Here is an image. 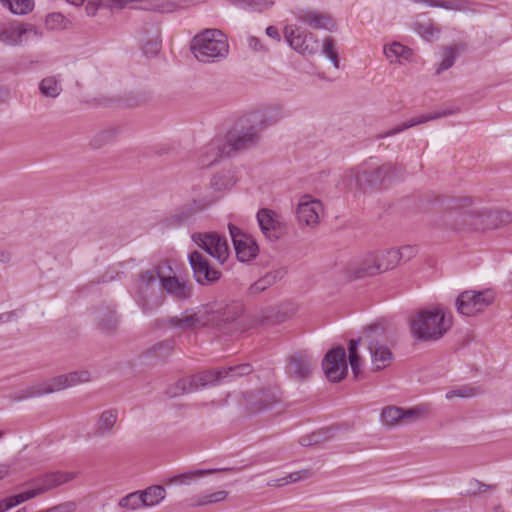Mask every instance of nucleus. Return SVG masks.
I'll use <instances>...</instances> for the list:
<instances>
[{"label": "nucleus", "mask_w": 512, "mask_h": 512, "mask_svg": "<svg viewBox=\"0 0 512 512\" xmlns=\"http://www.w3.org/2000/svg\"><path fill=\"white\" fill-rule=\"evenodd\" d=\"M494 299L495 292L492 289L482 291L467 290L457 297L456 307L460 314L473 316L491 305Z\"/></svg>", "instance_id": "obj_10"}, {"label": "nucleus", "mask_w": 512, "mask_h": 512, "mask_svg": "<svg viewBox=\"0 0 512 512\" xmlns=\"http://www.w3.org/2000/svg\"><path fill=\"white\" fill-rule=\"evenodd\" d=\"M410 333L420 341H436L442 338L452 326L450 316L440 307L418 311L409 321Z\"/></svg>", "instance_id": "obj_1"}, {"label": "nucleus", "mask_w": 512, "mask_h": 512, "mask_svg": "<svg viewBox=\"0 0 512 512\" xmlns=\"http://www.w3.org/2000/svg\"><path fill=\"white\" fill-rule=\"evenodd\" d=\"M322 367L331 382L341 381L346 376L348 369L345 349L338 346L329 350L322 361Z\"/></svg>", "instance_id": "obj_16"}, {"label": "nucleus", "mask_w": 512, "mask_h": 512, "mask_svg": "<svg viewBox=\"0 0 512 512\" xmlns=\"http://www.w3.org/2000/svg\"><path fill=\"white\" fill-rule=\"evenodd\" d=\"M76 510V503L69 501L56 505L43 512H74Z\"/></svg>", "instance_id": "obj_60"}, {"label": "nucleus", "mask_w": 512, "mask_h": 512, "mask_svg": "<svg viewBox=\"0 0 512 512\" xmlns=\"http://www.w3.org/2000/svg\"><path fill=\"white\" fill-rule=\"evenodd\" d=\"M118 504L122 508L137 510L145 507V500H143L141 491H135L121 498Z\"/></svg>", "instance_id": "obj_47"}, {"label": "nucleus", "mask_w": 512, "mask_h": 512, "mask_svg": "<svg viewBox=\"0 0 512 512\" xmlns=\"http://www.w3.org/2000/svg\"><path fill=\"white\" fill-rule=\"evenodd\" d=\"M362 341L363 343H366V341L363 340V336L360 338V339H352L350 340L349 342V346H348V352H349V359L351 358H357L359 357L358 355V344L359 342Z\"/></svg>", "instance_id": "obj_61"}, {"label": "nucleus", "mask_w": 512, "mask_h": 512, "mask_svg": "<svg viewBox=\"0 0 512 512\" xmlns=\"http://www.w3.org/2000/svg\"><path fill=\"white\" fill-rule=\"evenodd\" d=\"M118 419V412L115 409L103 411L95 424L94 433L103 436L112 432Z\"/></svg>", "instance_id": "obj_34"}, {"label": "nucleus", "mask_w": 512, "mask_h": 512, "mask_svg": "<svg viewBox=\"0 0 512 512\" xmlns=\"http://www.w3.org/2000/svg\"><path fill=\"white\" fill-rule=\"evenodd\" d=\"M249 114V121L257 125L263 132L267 127L272 126L286 117V113L280 105H271L252 111Z\"/></svg>", "instance_id": "obj_27"}, {"label": "nucleus", "mask_w": 512, "mask_h": 512, "mask_svg": "<svg viewBox=\"0 0 512 512\" xmlns=\"http://www.w3.org/2000/svg\"><path fill=\"white\" fill-rule=\"evenodd\" d=\"M230 468L228 467H214V468H207V469H196L193 471L184 472L178 475H174L169 477L166 480L167 484H189L190 481H192L194 478L199 476H205L208 474H212L215 472L220 471H228Z\"/></svg>", "instance_id": "obj_33"}, {"label": "nucleus", "mask_w": 512, "mask_h": 512, "mask_svg": "<svg viewBox=\"0 0 512 512\" xmlns=\"http://www.w3.org/2000/svg\"><path fill=\"white\" fill-rule=\"evenodd\" d=\"M332 437V430L330 428L313 432L309 435L300 438V445L304 448L320 445Z\"/></svg>", "instance_id": "obj_41"}, {"label": "nucleus", "mask_w": 512, "mask_h": 512, "mask_svg": "<svg viewBox=\"0 0 512 512\" xmlns=\"http://www.w3.org/2000/svg\"><path fill=\"white\" fill-rule=\"evenodd\" d=\"M41 37L42 33L32 24L17 21L0 22V42L5 45L18 46Z\"/></svg>", "instance_id": "obj_9"}, {"label": "nucleus", "mask_w": 512, "mask_h": 512, "mask_svg": "<svg viewBox=\"0 0 512 512\" xmlns=\"http://www.w3.org/2000/svg\"><path fill=\"white\" fill-rule=\"evenodd\" d=\"M29 499H32V495L25 494V492L2 499L0 501V512H5Z\"/></svg>", "instance_id": "obj_51"}, {"label": "nucleus", "mask_w": 512, "mask_h": 512, "mask_svg": "<svg viewBox=\"0 0 512 512\" xmlns=\"http://www.w3.org/2000/svg\"><path fill=\"white\" fill-rule=\"evenodd\" d=\"M39 91L41 95L49 98H56L62 92L60 75L47 76L39 83Z\"/></svg>", "instance_id": "obj_38"}, {"label": "nucleus", "mask_w": 512, "mask_h": 512, "mask_svg": "<svg viewBox=\"0 0 512 512\" xmlns=\"http://www.w3.org/2000/svg\"><path fill=\"white\" fill-rule=\"evenodd\" d=\"M296 19L303 25L313 29H323L334 32L337 29L335 20L328 14L314 10H300L296 14Z\"/></svg>", "instance_id": "obj_26"}, {"label": "nucleus", "mask_w": 512, "mask_h": 512, "mask_svg": "<svg viewBox=\"0 0 512 512\" xmlns=\"http://www.w3.org/2000/svg\"><path fill=\"white\" fill-rule=\"evenodd\" d=\"M236 184V178L233 172L223 171L216 174L211 180V186L215 191L230 190Z\"/></svg>", "instance_id": "obj_39"}, {"label": "nucleus", "mask_w": 512, "mask_h": 512, "mask_svg": "<svg viewBox=\"0 0 512 512\" xmlns=\"http://www.w3.org/2000/svg\"><path fill=\"white\" fill-rule=\"evenodd\" d=\"M403 168L397 165L383 164L374 166L368 163L352 170L351 177L363 192L380 188L387 179L400 176Z\"/></svg>", "instance_id": "obj_5"}, {"label": "nucleus", "mask_w": 512, "mask_h": 512, "mask_svg": "<svg viewBox=\"0 0 512 512\" xmlns=\"http://www.w3.org/2000/svg\"><path fill=\"white\" fill-rule=\"evenodd\" d=\"M416 254L414 246L406 245L400 249H391L390 260L392 263H399L401 260L408 261Z\"/></svg>", "instance_id": "obj_50"}, {"label": "nucleus", "mask_w": 512, "mask_h": 512, "mask_svg": "<svg viewBox=\"0 0 512 512\" xmlns=\"http://www.w3.org/2000/svg\"><path fill=\"white\" fill-rule=\"evenodd\" d=\"M252 371L253 368L251 364L243 363L235 366L224 367L221 369L205 370L188 378L194 392L200 388H205L209 385L220 383L225 379L232 380L236 377L249 375L252 373Z\"/></svg>", "instance_id": "obj_7"}, {"label": "nucleus", "mask_w": 512, "mask_h": 512, "mask_svg": "<svg viewBox=\"0 0 512 512\" xmlns=\"http://www.w3.org/2000/svg\"><path fill=\"white\" fill-rule=\"evenodd\" d=\"M160 278H163L158 268L141 271L134 290V298L144 313H150L158 308L164 299Z\"/></svg>", "instance_id": "obj_3"}, {"label": "nucleus", "mask_w": 512, "mask_h": 512, "mask_svg": "<svg viewBox=\"0 0 512 512\" xmlns=\"http://www.w3.org/2000/svg\"><path fill=\"white\" fill-rule=\"evenodd\" d=\"M417 31L426 39H430L440 33V30L433 25H418Z\"/></svg>", "instance_id": "obj_58"}, {"label": "nucleus", "mask_w": 512, "mask_h": 512, "mask_svg": "<svg viewBox=\"0 0 512 512\" xmlns=\"http://www.w3.org/2000/svg\"><path fill=\"white\" fill-rule=\"evenodd\" d=\"M192 240L220 263H224L229 256L227 240L217 233H194Z\"/></svg>", "instance_id": "obj_14"}, {"label": "nucleus", "mask_w": 512, "mask_h": 512, "mask_svg": "<svg viewBox=\"0 0 512 512\" xmlns=\"http://www.w3.org/2000/svg\"><path fill=\"white\" fill-rule=\"evenodd\" d=\"M313 473L311 470L309 469H302V470H299V471H295V472H292V473H289L287 476L279 479V482L280 485H285V484H289V483H296V482H299V481H303V480H306V479H309L310 477H312Z\"/></svg>", "instance_id": "obj_52"}, {"label": "nucleus", "mask_w": 512, "mask_h": 512, "mask_svg": "<svg viewBox=\"0 0 512 512\" xmlns=\"http://www.w3.org/2000/svg\"><path fill=\"white\" fill-rule=\"evenodd\" d=\"M76 476L77 473L75 472L55 471L46 473L34 479L31 482L32 487L24 492L25 494L32 495V498H34L37 495L70 482L75 479Z\"/></svg>", "instance_id": "obj_17"}, {"label": "nucleus", "mask_w": 512, "mask_h": 512, "mask_svg": "<svg viewBox=\"0 0 512 512\" xmlns=\"http://www.w3.org/2000/svg\"><path fill=\"white\" fill-rule=\"evenodd\" d=\"M173 349L174 341L169 339L154 345L151 349V353L156 357L164 358L167 357Z\"/></svg>", "instance_id": "obj_53"}, {"label": "nucleus", "mask_w": 512, "mask_h": 512, "mask_svg": "<svg viewBox=\"0 0 512 512\" xmlns=\"http://www.w3.org/2000/svg\"><path fill=\"white\" fill-rule=\"evenodd\" d=\"M190 49L199 62L213 63L227 57L229 44L221 30L205 29L193 37Z\"/></svg>", "instance_id": "obj_2"}, {"label": "nucleus", "mask_w": 512, "mask_h": 512, "mask_svg": "<svg viewBox=\"0 0 512 512\" xmlns=\"http://www.w3.org/2000/svg\"><path fill=\"white\" fill-rule=\"evenodd\" d=\"M13 14L24 15L33 10L34 0H0Z\"/></svg>", "instance_id": "obj_45"}, {"label": "nucleus", "mask_w": 512, "mask_h": 512, "mask_svg": "<svg viewBox=\"0 0 512 512\" xmlns=\"http://www.w3.org/2000/svg\"><path fill=\"white\" fill-rule=\"evenodd\" d=\"M95 320L99 329L105 333H111L116 330L118 317L111 307H102L95 312Z\"/></svg>", "instance_id": "obj_32"}, {"label": "nucleus", "mask_w": 512, "mask_h": 512, "mask_svg": "<svg viewBox=\"0 0 512 512\" xmlns=\"http://www.w3.org/2000/svg\"><path fill=\"white\" fill-rule=\"evenodd\" d=\"M242 314V307L240 305H233L228 307L222 316V321L233 323L235 322Z\"/></svg>", "instance_id": "obj_56"}, {"label": "nucleus", "mask_w": 512, "mask_h": 512, "mask_svg": "<svg viewBox=\"0 0 512 512\" xmlns=\"http://www.w3.org/2000/svg\"><path fill=\"white\" fill-rule=\"evenodd\" d=\"M145 507H151L159 504L165 498V489L163 486L154 485L141 491Z\"/></svg>", "instance_id": "obj_42"}, {"label": "nucleus", "mask_w": 512, "mask_h": 512, "mask_svg": "<svg viewBox=\"0 0 512 512\" xmlns=\"http://www.w3.org/2000/svg\"><path fill=\"white\" fill-rule=\"evenodd\" d=\"M230 153L223 138H215L204 145L198 152V165L207 168L215 164L222 156Z\"/></svg>", "instance_id": "obj_25"}, {"label": "nucleus", "mask_w": 512, "mask_h": 512, "mask_svg": "<svg viewBox=\"0 0 512 512\" xmlns=\"http://www.w3.org/2000/svg\"><path fill=\"white\" fill-rule=\"evenodd\" d=\"M189 263L195 280L201 285H211L221 277V272L212 267L207 258L198 251L190 253Z\"/></svg>", "instance_id": "obj_19"}, {"label": "nucleus", "mask_w": 512, "mask_h": 512, "mask_svg": "<svg viewBox=\"0 0 512 512\" xmlns=\"http://www.w3.org/2000/svg\"><path fill=\"white\" fill-rule=\"evenodd\" d=\"M374 328H370L363 335V340L367 342V347L371 355V363L374 371H380L390 365L393 355L390 349L374 340L371 336V332Z\"/></svg>", "instance_id": "obj_24"}, {"label": "nucleus", "mask_w": 512, "mask_h": 512, "mask_svg": "<svg viewBox=\"0 0 512 512\" xmlns=\"http://www.w3.org/2000/svg\"><path fill=\"white\" fill-rule=\"evenodd\" d=\"M319 51H321L322 55L327 57L332 62L333 66L336 69H339L340 61H339V57H338V51H337V47H336V42L332 37H330V36L324 37Z\"/></svg>", "instance_id": "obj_40"}, {"label": "nucleus", "mask_w": 512, "mask_h": 512, "mask_svg": "<svg viewBox=\"0 0 512 512\" xmlns=\"http://www.w3.org/2000/svg\"><path fill=\"white\" fill-rule=\"evenodd\" d=\"M315 362L305 350L293 352L287 358L286 373L294 380L305 381L311 376Z\"/></svg>", "instance_id": "obj_18"}, {"label": "nucleus", "mask_w": 512, "mask_h": 512, "mask_svg": "<svg viewBox=\"0 0 512 512\" xmlns=\"http://www.w3.org/2000/svg\"><path fill=\"white\" fill-rule=\"evenodd\" d=\"M257 221L262 233L270 241L278 240L285 231V225L280 215L270 209H260Z\"/></svg>", "instance_id": "obj_22"}, {"label": "nucleus", "mask_w": 512, "mask_h": 512, "mask_svg": "<svg viewBox=\"0 0 512 512\" xmlns=\"http://www.w3.org/2000/svg\"><path fill=\"white\" fill-rule=\"evenodd\" d=\"M64 16L60 13H51L46 17L45 24L49 29H57L62 27Z\"/></svg>", "instance_id": "obj_57"}, {"label": "nucleus", "mask_w": 512, "mask_h": 512, "mask_svg": "<svg viewBox=\"0 0 512 512\" xmlns=\"http://www.w3.org/2000/svg\"><path fill=\"white\" fill-rule=\"evenodd\" d=\"M266 35L268 37L276 40L277 42L281 41L280 33H279L278 29L275 26H268L266 28Z\"/></svg>", "instance_id": "obj_63"}, {"label": "nucleus", "mask_w": 512, "mask_h": 512, "mask_svg": "<svg viewBox=\"0 0 512 512\" xmlns=\"http://www.w3.org/2000/svg\"><path fill=\"white\" fill-rule=\"evenodd\" d=\"M228 496V493L224 490L216 491L213 493H206L197 497V502L194 506H205L210 504H216L224 501Z\"/></svg>", "instance_id": "obj_48"}, {"label": "nucleus", "mask_w": 512, "mask_h": 512, "mask_svg": "<svg viewBox=\"0 0 512 512\" xmlns=\"http://www.w3.org/2000/svg\"><path fill=\"white\" fill-rule=\"evenodd\" d=\"M384 54L391 63H401L402 60L410 61L413 52L409 47L404 46L400 42H393L384 47Z\"/></svg>", "instance_id": "obj_36"}, {"label": "nucleus", "mask_w": 512, "mask_h": 512, "mask_svg": "<svg viewBox=\"0 0 512 512\" xmlns=\"http://www.w3.org/2000/svg\"><path fill=\"white\" fill-rule=\"evenodd\" d=\"M247 45L251 50L256 52L264 50V46L261 41L255 36H249L247 38Z\"/></svg>", "instance_id": "obj_62"}, {"label": "nucleus", "mask_w": 512, "mask_h": 512, "mask_svg": "<svg viewBox=\"0 0 512 512\" xmlns=\"http://www.w3.org/2000/svg\"><path fill=\"white\" fill-rule=\"evenodd\" d=\"M425 412L424 407L403 409L396 406H387L382 409L381 422L388 427L410 425L420 420Z\"/></svg>", "instance_id": "obj_12"}, {"label": "nucleus", "mask_w": 512, "mask_h": 512, "mask_svg": "<svg viewBox=\"0 0 512 512\" xmlns=\"http://www.w3.org/2000/svg\"><path fill=\"white\" fill-rule=\"evenodd\" d=\"M466 49L465 44H454L450 46H445L442 50V60L436 67V74L440 75L442 72L451 68L460 51H464Z\"/></svg>", "instance_id": "obj_35"}, {"label": "nucleus", "mask_w": 512, "mask_h": 512, "mask_svg": "<svg viewBox=\"0 0 512 512\" xmlns=\"http://www.w3.org/2000/svg\"><path fill=\"white\" fill-rule=\"evenodd\" d=\"M162 291L165 290L167 294L178 301H185L192 295L191 286L185 281H180L176 276H167L160 278Z\"/></svg>", "instance_id": "obj_30"}, {"label": "nucleus", "mask_w": 512, "mask_h": 512, "mask_svg": "<svg viewBox=\"0 0 512 512\" xmlns=\"http://www.w3.org/2000/svg\"><path fill=\"white\" fill-rule=\"evenodd\" d=\"M230 2L242 9H250L257 12L270 9L275 4V0H230Z\"/></svg>", "instance_id": "obj_44"}, {"label": "nucleus", "mask_w": 512, "mask_h": 512, "mask_svg": "<svg viewBox=\"0 0 512 512\" xmlns=\"http://www.w3.org/2000/svg\"><path fill=\"white\" fill-rule=\"evenodd\" d=\"M209 322V319L204 312L189 313L185 311L177 316L169 317L165 320V324L171 328L180 330L181 332L194 331L199 329Z\"/></svg>", "instance_id": "obj_23"}, {"label": "nucleus", "mask_w": 512, "mask_h": 512, "mask_svg": "<svg viewBox=\"0 0 512 512\" xmlns=\"http://www.w3.org/2000/svg\"><path fill=\"white\" fill-rule=\"evenodd\" d=\"M390 254L391 250H387L367 255L354 271V277H370L395 268L398 263H392Z\"/></svg>", "instance_id": "obj_13"}, {"label": "nucleus", "mask_w": 512, "mask_h": 512, "mask_svg": "<svg viewBox=\"0 0 512 512\" xmlns=\"http://www.w3.org/2000/svg\"><path fill=\"white\" fill-rule=\"evenodd\" d=\"M111 7L122 9L130 6L135 9L169 13L177 8L183 7L182 4L172 0H110Z\"/></svg>", "instance_id": "obj_20"}, {"label": "nucleus", "mask_w": 512, "mask_h": 512, "mask_svg": "<svg viewBox=\"0 0 512 512\" xmlns=\"http://www.w3.org/2000/svg\"><path fill=\"white\" fill-rule=\"evenodd\" d=\"M479 393L477 388L463 386L457 389H453L451 391H448L446 393L447 399H452L454 397H460V398H469L477 395Z\"/></svg>", "instance_id": "obj_55"}, {"label": "nucleus", "mask_w": 512, "mask_h": 512, "mask_svg": "<svg viewBox=\"0 0 512 512\" xmlns=\"http://www.w3.org/2000/svg\"><path fill=\"white\" fill-rule=\"evenodd\" d=\"M509 215L496 210H471L465 213V221L475 230L496 227L498 220L506 221Z\"/></svg>", "instance_id": "obj_21"}, {"label": "nucleus", "mask_w": 512, "mask_h": 512, "mask_svg": "<svg viewBox=\"0 0 512 512\" xmlns=\"http://www.w3.org/2000/svg\"><path fill=\"white\" fill-rule=\"evenodd\" d=\"M453 113H454L453 110L445 109V110H442V111L421 115V116L412 118L409 121L403 122V123H401V124L391 128V129H389V130H387L385 132H382V133L378 134L377 138L383 139V138L391 137V136H394V135H396V134H398L400 132H403L404 130H406L408 128H411V127H414V126L426 123V122L431 121V120H435V119H438V118L446 117V116H449V115H451Z\"/></svg>", "instance_id": "obj_29"}, {"label": "nucleus", "mask_w": 512, "mask_h": 512, "mask_svg": "<svg viewBox=\"0 0 512 512\" xmlns=\"http://www.w3.org/2000/svg\"><path fill=\"white\" fill-rule=\"evenodd\" d=\"M216 200L217 198L205 196L193 199L192 202L177 207L165 218V226L168 228H177L187 224L196 213L206 209L216 202Z\"/></svg>", "instance_id": "obj_11"}, {"label": "nucleus", "mask_w": 512, "mask_h": 512, "mask_svg": "<svg viewBox=\"0 0 512 512\" xmlns=\"http://www.w3.org/2000/svg\"><path fill=\"white\" fill-rule=\"evenodd\" d=\"M252 398L255 400L257 407L254 408V411H259L265 408L270 407L272 404L279 401L278 396L271 390H260L252 395Z\"/></svg>", "instance_id": "obj_43"}, {"label": "nucleus", "mask_w": 512, "mask_h": 512, "mask_svg": "<svg viewBox=\"0 0 512 512\" xmlns=\"http://www.w3.org/2000/svg\"><path fill=\"white\" fill-rule=\"evenodd\" d=\"M430 7H438L452 11H468L471 8V2L468 0H437L430 3Z\"/></svg>", "instance_id": "obj_46"}, {"label": "nucleus", "mask_w": 512, "mask_h": 512, "mask_svg": "<svg viewBox=\"0 0 512 512\" xmlns=\"http://www.w3.org/2000/svg\"><path fill=\"white\" fill-rule=\"evenodd\" d=\"M323 206L320 201L312 199L309 195L301 198L297 207V216L300 222L313 226L318 223Z\"/></svg>", "instance_id": "obj_28"}, {"label": "nucleus", "mask_w": 512, "mask_h": 512, "mask_svg": "<svg viewBox=\"0 0 512 512\" xmlns=\"http://www.w3.org/2000/svg\"><path fill=\"white\" fill-rule=\"evenodd\" d=\"M349 363H350L353 374L355 375V377H357L360 372V358L353 357V358L349 359Z\"/></svg>", "instance_id": "obj_64"}, {"label": "nucleus", "mask_w": 512, "mask_h": 512, "mask_svg": "<svg viewBox=\"0 0 512 512\" xmlns=\"http://www.w3.org/2000/svg\"><path fill=\"white\" fill-rule=\"evenodd\" d=\"M286 274L284 268H278L267 272L264 276L255 281L249 288L250 294L257 295L270 286L280 281Z\"/></svg>", "instance_id": "obj_31"}, {"label": "nucleus", "mask_w": 512, "mask_h": 512, "mask_svg": "<svg viewBox=\"0 0 512 512\" xmlns=\"http://www.w3.org/2000/svg\"><path fill=\"white\" fill-rule=\"evenodd\" d=\"M102 3L103 0H85L83 5L85 7L86 14L88 16H95Z\"/></svg>", "instance_id": "obj_59"}, {"label": "nucleus", "mask_w": 512, "mask_h": 512, "mask_svg": "<svg viewBox=\"0 0 512 512\" xmlns=\"http://www.w3.org/2000/svg\"><path fill=\"white\" fill-rule=\"evenodd\" d=\"M492 485L484 484L476 479H472L468 483V487L465 491L461 492L464 496H474L488 489H492Z\"/></svg>", "instance_id": "obj_54"}, {"label": "nucleus", "mask_w": 512, "mask_h": 512, "mask_svg": "<svg viewBox=\"0 0 512 512\" xmlns=\"http://www.w3.org/2000/svg\"><path fill=\"white\" fill-rule=\"evenodd\" d=\"M283 33L287 44L300 55L309 57L319 52V39L301 25L288 24L284 27Z\"/></svg>", "instance_id": "obj_8"}, {"label": "nucleus", "mask_w": 512, "mask_h": 512, "mask_svg": "<svg viewBox=\"0 0 512 512\" xmlns=\"http://www.w3.org/2000/svg\"><path fill=\"white\" fill-rule=\"evenodd\" d=\"M228 230L233 241L237 259L240 262H249L254 259L259 251L255 240L232 223L228 224Z\"/></svg>", "instance_id": "obj_15"}, {"label": "nucleus", "mask_w": 512, "mask_h": 512, "mask_svg": "<svg viewBox=\"0 0 512 512\" xmlns=\"http://www.w3.org/2000/svg\"><path fill=\"white\" fill-rule=\"evenodd\" d=\"M90 380L91 373L88 370L73 371L68 374L58 375L49 380L33 384L22 390L21 394L17 396L16 399L23 400L27 398L41 397L87 383Z\"/></svg>", "instance_id": "obj_4"}, {"label": "nucleus", "mask_w": 512, "mask_h": 512, "mask_svg": "<svg viewBox=\"0 0 512 512\" xmlns=\"http://www.w3.org/2000/svg\"><path fill=\"white\" fill-rule=\"evenodd\" d=\"M260 128L249 121V114L242 117L223 140L230 152L242 151L257 145L261 139Z\"/></svg>", "instance_id": "obj_6"}, {"label": "nucleus", "mask_w": 512, "mask_h": 512, "mask_svg": "<svg viewBox=\"0 0 512 512\" xmlns=\"http://www.w3.org/2000/svg\"><path fill=\"white\" fill-rule=\"evenodd\" d=\"M193 388L190 385L189 378H182L179 381H177L174 385H171L167 391L166 394L171 397L175 398L180 395L186 394V393H192Z\"/></svg>", "instance_id": "obj_49"}, {"label": "nucleus", "mask_w": 512, "mask_h": 512, "mask_svg": "<svg viewBox=\"0 0 512 512\" xmlns=\"http://www.w3.org/2000/svg\"><path fill=\"white\" fill-rule=\"evenodd\" d=\"M140 40L142 42V50L145 55L154 56L159 52L161 48V40L157 28H151V35H148V31L142 33Z\"/></svg>", "instance_id": "obj_37"}]
</instances>
